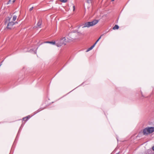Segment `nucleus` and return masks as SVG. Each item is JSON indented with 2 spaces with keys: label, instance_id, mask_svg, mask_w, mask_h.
I'll return each mask as SVG.
<instances>
[{
  "label": "nucleus",
  "instance_id": "nucleus-11",
  "mask_svg": "<svg viewBox=\"0 0 154 154\" xmlns=\"http://www.w3.org/2000/svg\"><path fill=\"white\" fill-rule=\"evenodd\" d=\"M60 1L63 2H67V0H59Z\"/></svg>",
  "mask_w": 154,
  "mask_h": 154
},
{
  "label": "nucleus",
  "instance_id": "nucleus-10",
  "mask_svg": "<svg viewBox=\"0 0 154 154\" xmlns=\"http://www.w3.org/2000/svg\"><path fill=\"white\" fill-rule=\"evenodd\" d=\"M103 35H101L100 37H99V38L97 39V40L96 41V42H95V43H94V45H95L97 43V42L100 39L101 36Z\"/></svg>",
  "mask_w": 154,
  "mask_h": 154
},
{
  "label": "nucleus",
  "instance_id": "nucleus-2",
  "mask_svg": "<svg viewBox=\"0 0 154 154\" xmlns=\"http://www.w3.org/2000/svg\"><path fill=\"white\" fill-rule=\"evenodd\" d=\"M98 22V20H95L91 22H87L84 24V26L82 27V28H83L85 27H89L93 26L97 24Z\"/></svg>",
  "mask_w": 154,
  "mask_h": 154
},
{
  "label": "nucleus",
  "instance_id": "nucleus-12",
  "mask_svg": "<svg viewBox=\"0 0 154 154\" xmlns=\"http://www.w3.org/2000/svg\"><path fill=\"white\" fill-rule=\"evenodd\" d=\"M51 42L50 43L52 44L53 45H54L55 44V42Z\"/></svg>",
  "mask_w": 154,
  "mask_h": 154
},
{
  "label": "nucleus",
  "instance_id": "nucleus-6",
  "mask_svg": "<svg viewBox=\"0 0 154 154\" xmlns=\"http://www.w3.org/2000/svg\"><path fill=\"white\" fill-rule=\"evenodd\" d=\"M30 118V116H28L26 117H24L23 118V120L24 121H27Z\"/></svg>",
  "mask_w": 154,
  "mask_h": 154
},
{
  "label": "nucleus",
  "instance_id": "nucleus-19",
  "mask_svg": "<svg viewBox=\"0 0 154 154\" xmlns=\"http://www.w3.org/2000/svg\"><path fill=\"white\" fill-rule=\"evenodd\" d=\"M114 0H112V1H114Z\"/></svg>",
  "mask_w": 154,
  "mask_h": 154
},
{
  "label": "nucleus",
  "instance_id": "nucleus-9",
  "mask_svg": "<svg viewBox=\"0 0 154 154\" xmlns=\"http://www.w3.org/2000/svg\"><path fill=\"white\" fill-rule=\"evenodd\" d=\"M119 28V26L117 25H115V26L113 27V29L114 30L116 29H118Z\"/></svg>",
  "mask_w": 154,
  "mask_h": 154
},
{
  "label": "nucleus",
  "instance_id": "nucleus-16",
  "mask_svg": "<svg viewBox=\"0 0 154 154\" xmlns=\"http://www.w3.org/2000/svg\"><path fill=\"white\" fill-rule=\"evenodd\" d=\"M33 7H32L31 8H30L29 9V10L30 11H32V9H33Z\"/></svg>",
  "mask_w": 154,
  "mask_h": 154
},
{
  "label": "nucleus",
  "instance_id": "nucleus-3",
  "mask_svg": "<svg viewBox=\"0 0 154 154\" xmlns=\"http://www.w3.org/2000/svg\"><path fill=\"white\" fill-rule=\"evenodd\" d=\"M66 42L65 38L63 37L57 43L56 45L58 47H60L63 45H65Z\"/></svg>",
  "mask_w": 154,
  "mask_h": 154
},
{
  "label": "nucleus",
  "instance_id": "nucleus-18",
  "mask_svg": "<svg viewBox=\"0 0 154 154\" xmlns=\"http://www.w3.org/2000/svg\"><path fill=\"white\" fill-rule=\"evenodd\" d=\"M89 0V1H90V2L91 1V0Z\"/></svg>",
  "mask_w": 154,
  "mask_h": 154
},
{
  "label": "nucleus",
  "instance_id": "nucleus-14",
  "mask_svg": "<svg viewBox=\"0 0 154 154\" xmlns=\"http://www.w3.org/2000/svg\"><path fill=\"white\" fill-rule=\"evenodd\" d=\"M16 0H10V1L12 2L13 3H14L15 2V1Z\"/></svg>",
  "mask_w": 154,
  "mask_h": 154
},
{
  "label": "nucleus",
  "instance_id": "nucleus-5",
  "mask_svg": "<svg viewBox=\"0 0 154 154\" xmlns=\"http://www.w3.org/2000/svg\"><path fill=\"white\" fill-rule=\"evenodd\" d=\"M42 21L41 20H39L38 23H37V26L39 27L40 28L41 27V26L42 24Z\"/></svg>",
  "mask_w": 154,
  "mask_h": 154
},
{
  "label": "nucleus",
  "instance_id": "nucleus-15",
  "mask_svg": "<svg viewBox=\"0 0 154 154\" xmlns=\"http://www.w3.org/2000/svg\"><path fill=\"white\" fill-rule=\"evenodd\" d=\"M45 43H50L51 42H45Z\"/></svg>",
  "mask_w": 154,
  "mask_h": 154
},
{
  "label": "nucleus",
  "instance_id": "nucleus-17",
  "mask_svg": "<svg viewBox=\"0 0 154 154\" xmlns=\"http://www.w3.org/2000/svg\"><path fill=\"white\" fill-rule=\"evenodd\" d=\"M152 149H153V150L154 151V146L153 147Z\"/></svg>",
  "mask_w": 154,
  "mask_h": 154
},
{
  "label": "nucleus",
  "instance_id": "nucleus-7",
  "mask_svg": "<svg viewBox=\"0 0 154 154\" xmlns=\"http://www.w3.org/2000/svg\"><path fill=\"white\" fill-rule=\"evenodd\" d=\"M10 18H11V17ZM17 18V16H16V15H14L12 19H11V20H12V21H15L16 20Z\"/></svg>",
  "mask_w": 154,
  "mask_h": 154
},
{
  "label": "nucleus",
  "instance_id": "nucleus-8",
  "mask_svg": "<svg viewBox=\"0 0 154 154\" xmlns=\"http://www.w3.org/2000/svg\"><path fill=\"white\" fill-rule=\"evenodd\" d=\"M95 46V45H93L91 46L90 48H88V50L86 51V52H88L90 51L91 50H92L93 48Z\"/></svg>",
  "mask_w": 154,
  "mask_h": 154
},
{
  "label": "nucleus",
  "instance_id": "nucleus-13",
  "mask_svg": "<svg viewBox=\"0 0 154 154\" xmlns=\"http://www.w3.org/2000/svg\"><path fill=\"white\" fill-rule=\"evenodd\" d=\"M73 11H74L75 10V6L74 5H73Z\"/></svg>",
  "mask_w": 154,
  "mask_h": 154
},
{
  "label": "nucleus",
  "instance_id": "nucleus-1",
  "mask_svg": "<svg viewBox=\"0 0 154 154\" xmlns=\"http://www.w3.org/2000/svg\"><path fill=\"white\" fill-rule=\"evenodd\" d=\"M154 132V127H148L145 128L143 131V133L144 135H148Z\"/></svg>",
  "mask_w": 154,
  "mask_h": 154
},
{
  "label": "nucleus",
  "instance_id": "nucleus-4",
  "mask_svg": "<svg viewBox=\"0 0 154 154\" xmlns=\"http://www.w3.org/2000/svg\"><path fill=\"white\" fill-rule=\"evenodd\" d=\"M7 21L9 22L7 25V27L8 29H11L13 28V26L15 24V23L12 21L11 18L8 17L7 19Z\"/></svg>",
  "mask_w": 154,
  "mask_h": 154
}]
</instances>
